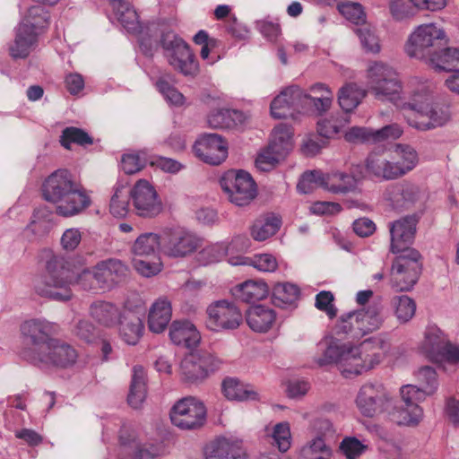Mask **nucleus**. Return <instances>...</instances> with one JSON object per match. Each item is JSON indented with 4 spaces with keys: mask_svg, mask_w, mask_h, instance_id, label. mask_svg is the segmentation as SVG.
Returning <instances> with one entry per match:
<instances>
[{
    "mask_svg": "<svg viewBox=\"0 0 459 459\" xmlns=\"http://www.w3.org/2000/svg\"><path fill=\"white\" fill-rule=\"evenodd\" d=\"M43 198L56 204V212L62 217L82 213L91 205V198L66 169L50 174L42 185Z\"/></svg>",
    "mask_w": 459,
    "mask_h": 459,
    "instance_id": "obj_1",
    "label": "nucleus"
},
{
    "mask_svg": "<svg viewBox=\"0 0 459 459\" xmlns=\"http://www.w3.org/2000/svg\"><path fill=\"white\" fill-rule=\"evenodd\" d=\"M398 160H388L383 153L370 152L365 160L367 173L381 181L395 180L411 172L418 164V153L408 144L397 143Z\"/></svg>",
    "mask_w": 459,
    "mask_h": 459,
    "instance_id": "obj_2",
    "label": "nucleus"
},
{
    "mask_svg": "<svg viewBox=\"0 0 459 459\" xmlns=\"http://www.w3.org/2000/svg\"><path fill=\"white\" fill-rule=\"evenodd\" d=\"M448 43L449 39L442 28L427 23L418 26L410 35L405 51L409 56L423 61L433 69L439 67L437 60Z\"/></svg>",
    "mask_w": 459,
    "mask_h": 459,
    "instance_id": "obj_3",
    "label": "nucleus"
},
{
    "mask_svg": "<svg viewBox=\"0 0 459 459\" xmlns=\"http://www.w3.org/2000/svg\"><path fill=\"white\" fill-rule=\"evenodd\" d=\"M402 109L415 112V117L406 116L408 124L418 130L428 131L446 125L451 119L450 107L433 103L430 93L425 90L413 93L408 102H403Z\"/></svg>",
    "mask_w": 459,
    "mask_h": 459,
    "instance_id": "obj_4",
    "label": "nucleus"
},
{
    "mask_svg": "<svg viewBox=\"0 0 459 459\" xmlns=\"http://www.w3.org/2000/svg\"><path fill=\"white\" fill-rule=\"evenodd\" d=\"M46 269V273L35 281V291L55 300H69L72 298L70 284L73 277L64 258L53 256L47 262Z\"/></svg>",
    "mask_w": 459,
    "mask_h": 459,
    "instance_id": "obj_5",
    "label": "nucleus"
},
{
    "mask_svg": "<svg viewBox=\"0 0 459 459\" xmlns=\"http://www.w3.org/2000/svg\"><path fill=\"white\" fill-rule=\"evenodd\" d=\"M49 14L41 5L31 6L16 29L15 39L9 47L14 59L26 58L37 42L38 34L48 25Z\"/></svg>",
    "mask_w": 459,
    "mask_h": 459,
    "instance_id": "obj_6",
    "label": "nucleus"
},
{
    "mask_svg": "<svg viewBox=\"0 0 459 459\" xmlns=\"http://www.w3.org/2000/svg\"><path fill=\"white\" fill-rule=\"evenodd\" d=\"M368 91L379 100H389L402 108V83L397 73L389 65L375 63L368 70Z\"/></svg>",
    "mask_w": 459,
    "mask_h": 459,
    "instance_id": "obj_7",
    "label": "nucleus"
},
{
    "mask_svg": "<svg viewBox=\"0 0 459 459\" xmlns=\"http://www.w3.org/2000/svg\"><path fill=\"white\" fill-rule=\"evenodd\" d=\"M397 254L391 268V286L396 291H409L421 274L422 256L415 248H403Z\"/></svg>",
    "mask_w": 459,
    "mask_h": 459,
    "instance_id": "obj_8",
    "label": "nucleus"
},
{
    "mask_svg": "<svg viewBox=\"0 0 459 459\" xmlns=\"http://www.w3.org/2000/svg\"><path fill=\"white\" fill-rule=\"evenodd\" d=\"M220 185L229 201L236 206L249 205L257 196V186L252 176L243 169L228 170Z\"/></svg>",
    "mask_w": 459,
    "mask_h": 459,
    "instance_id": "obj_9",
    "label": "nucleus"
},
{
    "mask_svg": "<svg viewBox=\"0 0 459 459\" xmlns=\"http://www.w3.org/2000/svg\"><path fill=\"white\" fill-rule=\"evenodd\" d=\"M160 46L169 64L184 75H195L198 65L188 44L172 30L163 31Z\"/></svg>",
    "mask_w": 459,
    "mask_h": 459,
    "instance_id": "obj_10",
    "label": "nucleus"
},
{
    "mask_svg": "<svg viewBox=\"0 0 459 459\" xmlns=\"http://www.w3.org/2000/svg\"><path fill=\"white\" fill-rule=\"evenodd\" d=\"M358 349H352V346L331 342L318 363L320 365L336 363L345 377L357 376L373 368L372 359L367 363V359H362L361 357H358Z\"/></svg>",
    "mask_w": 459,
    "mask_h": 459,
    "instance_id": "obj_11",
    "label": "nucleus"
},
{
    "mask_svg": "<svg viewBox=\"0 0 459 459\" xmlns=\"http://www.w3.org/2000/svg\"><path fill=\"white\" fill-rule=\"evenodd\" d=\"M221 365V360L207 351L192 352L181 361V380L187 385H200Z\"/></svg>",
    "mask_w": 459,
    "mask_h": 459,
    "instance_id": "obj_12",
    "label": "nucleus"
},
{
    "mask_svg": "<svg viewBox=\"0 0 459 459\" xmlns=\"http://www.w3.org/2000/svg\"><path fill=\"white\" fill-rule=\"evenodd\" d=\"M76 350L69 343L54 338L46 348L29 358V362L39 368H66L73 366L77 359Z\"/></svg>",
    "mask_w": 459,
    "mask_h": 459,
    "instance_id": "obj_13",
    "label": "nucleus"
},
{
    "mask_svg": "<svg viewBox=\"0 0 459 459\" xmlns=\"http://www.w3.org/2000/svg\"><path fill=\"white\" fill-rule=\"evenodd\" d=\"M21 333L24 340L31 345L24 348L21 353L22 359L29 362L31 355L40 353L54 339L56 325L44 319H30L22 324Z\"/></svg>",
    "mask_w": 459,
    "mask_h": 459,
    "instance_id": "obj_14",
    "label": "nucleus"
},
{
    "mask_svg": "<svg viewBox=\"0 0 459 459\" xmlns=\"http://www.w3.org/2000/svg\"><path fill=\"white\" fill-rule=\"evenodd\" d=\"M206 316L207 329L216 333L235 330L243 321L240 310L226 299L210 304L206 308Z\"/></svg>",
    "mask_w": 459,
    "mask_h": 459,
    "instance_id": "obj_15",
    "label": "nucleus"
},
{
    "mask_svg": "<svg viewBox=\"0 0 459 459\" xmlns=\"http://www.w3.org/2000/svg\"><path fill=\"white\" fill-rule=\"evenodd\" d=\"M400 393L402 404L394 408V420L399 425L418 424L423 416V411L418 403L424 401L427 395L414 385H403Z\"/></svg>",
    "mask_w": 459,
    "mask_h": 459,
    "instance_id": "obj_16",
    "label": "nucleus"
},
{
    "mask_svg": "<svg viewBox=\"0 0 459 459\" xmlns=\"http://www.w3.org/2000/svg\"><path fill=\"white\" fill-rule=\"evenodd\" d=\"M171 422L181 429H195L202 427L206 418L204 404L189 396L178 401L170 411Z\"/></svg>",
    "mask_w": 459,
    "mask_h": 459,
    "instance_id": "obj_17",
    "label": "nucleus"
},
{
    "mask_svg": "<svg viewBox=\"0 0 459 459\" xmlns=\"http://www.w3.org/2000/svg\"><path fill=\"white\" fill-rule=\"evenodd\" d=\"M200 246V238L184 229H168L161 233V252L169 257H185Z\"/></svg>",
    "mask_w": 459,
    "mask_h": 459,
    "instance_id": "obj_18",
    "label": "nucleus"
},
{
    "mask_svg": "<svg viewBox=\"0 0 459 459\" xmlns=\"http://www.w3.org/2000/svg\"><path fill=\"white\" fill-rule=\"evenodd\" d=\"M129 191L133 208L137 216L153 218L161 212V200L147 180H138Z\"/></svg>",
    "mask_w": 459,
    "mask_h": 459,
    "instance_id": "obj_19",
    "label": "nucleus"
},
{
    "mask_svg": "<svg viewBox=\"0 0 459 459\" xmlns=\"http://www.w3.org/2000/svg\"><path fill=\"white\" fill-rule=\"evenodd\" d=\"M390 396L381 384H365L357 395L356 403L359 411L366 417H373L388 409Z\"/></svg>",
    "mask_w": 459,
    "mask_h": 459,
    "instance_id": "obj_20",
    "label": "nucleus"
},
{
    "mask_svg": "<svg viewBox=\"0 0 459 459\" xmlns=\"http://www.w3.org/2000/svg\"><path fill=\"white\" fill-rule=\"evenodd\" d=\"M194 152L204 162L216 166L228 157V144L218 134H204L195 141Z\"/></svg>",
    "mask_w": 459,
    "mask_h": 459,
    "instance_id": "obj_21",
    "label": "nucleus"
},
{
    "mask_svg": "<svg viewBox=\"0 0 459 459\" xmlns=\"http://www.w3.org/2000/svg\"><path fill=\"white\" fill-rule=\"evenodd\" d=\"M95 282L100 290H109L124 281L128 267L118 259L109 258L99 262L95 266Z\"/></svg>",
    "mask_w": 459,
    "mask_h": 459,
    "instance_id": "obj_22",
    "label": "nucleus"
},
{
    "mask_svg": "<svg viewBox=\"0 0 459 459\" xmlns=\"http://www.w3.org/2000/svg\"><path fill=\"white\" fill-rule=\"evenodd\" d=\"M418 217L405 216L390 223L391 252L398 253L403 248H411L415 238Z\"/></svg>",
    "mask_w": 459,
    "mask_h": 459,
    "instance_id": "obj_23",
    "label": "nucleus"
},
{
    "mask_svg": "<svg viewBox=\"0 0 459 459\" xmlns=\"http://www.w3.org/2000/svg\"><path fill=\"white\" fill-rule=\"evenodd\" d=\"M420 194V191L418 186L403 182L386 188L385 196L394 209H406L412 206L419 200Z\"/></svg>",
    "mask_w": 459,
    "mask_h": 459,
    "instance_id": "obj_24",
    "label": "nucleus"
},
{
    "mask_svg": "<svg viewBox=\"0 0 459 459\" xmlns=\"http://www.w3.org/2000/svg\"><path fill=\"white\" fill-rule=\"evenodd\" d=\"M221 393L230 401L249 402L260 400L259 394L252 385L233 377H227L222 380Z\"/></svg>",
    "mask_w": 459,
    "mask_h": 459,
    "instance_id": "obj_25",
    "label": "nucleus"
},
{
    "mask_svg": "<svg viewBox=\"0 0 459 459\" xmlns=\"http://www.w3.org/2000/svg\"><path fill=\"white\" fill-rule=\"evenodd\" d=\"M205 459H248L241 442L221 437L207 447Z\"/></svg>",
    "mask_w": 459,
    "mask_h": 459,
    "instance_id": "obj_26",
    "label": "nucleus"
},
{
    "mask_svg": "<svg viewBox=\"0 0 459 459\" xmlns=\"http://www.w3.org/2000/svg\"><path fill=\"white\" fill-rule=\"evenodd\" d=\"M170 340L176 345L187 349L197 346L201 340L199 332L189 321H175L169 328Z\"/></svg>",
    "mask_w": 459,
    "mask_h": 459,
    "instance_id": "obj_27",
    "label": "nucleus"
},
{
    "mask_svg": "<svg viewBox=\"0 0 459 459\" xmlns=\"http://www.w3.org/2000/svg\"><path fill=\"white\" fill-rule=\"evenodd\" d=\"M117 324L122 340L129 345H135L142 337L144 328L140 316L133 311L125 310Z\"/></svg>",
    "mask_w": 459,
    "mask_h": 459,
    "instance_id": "obj_28",
    "label": "nucleus"
},
{
    "mask_svg": "<svg viewBox=\"0 0 459 459\" xmlns=\"http://www.w3.org/2000/svg\"><path fill=\"white\" fill-rule=\"evenodd\" d=\"M275 319L274 310L263 305L250 307L247 311V323L253 331L257 333L268 332Z\"/></svg>",
    "mask_w": 459,
    "mask_h": 459,
    "instance_id": "obj_29",
    "label": "nucleus"
},
{
    "mask_svg": "<svg viewBox=\"0 0 459 459\" xmlns=\"http://www.w3.org/2000/svg\"><path fill=\"white\" fill-rule=\"evenodd\" d=\"M446 341V336L437 326L429 325L425 330L420 349L430 360L438 362Z\"/></svg>",
    "mask_w": 459,
    "mask_h": 459,
    "instance_id": "obj_30",
    "label": "nucleus"
},
{
    "mask_svg": "<svg viewBox=\"0 0 459 459\" xmlns=\"http://www.w3.org/2000/svg\"><path fill=\"white\" fill-rule=\"evenodd\" d=\"M172 315L170 302L167 298L158 299L150 308L148 324L153 333H161L168 326Z\"/></svg>",
    "mask_w": 459,
    "mask_h": 459,
    "instance_id": "obj_31",
    "label": "nucleus"
},
{
    "mask_svg": "<svg viewBox=\"0 0 459 459\" xmlns=\"http://www.w3.org/2000/svg\"><path fill=\"white\" fill-rule=\"evenodd\" d=\"M89 312L96 322L106 327L117 325L123 314L113 303L101 300L93 302L90 306Z\"/></svg>",
    "mask_w": 459,
    "mask_h": 459,
    "instance_id": "obj_32",
    "label": "nucleus"
},
{
    "mask_svg": "<svg viewBox=\"0 0 459 459\" xmlns=\"http://www.w3.org/2000/svg\"><path fill=\"white\" fill-rule=\"evenodd\" d=\"M269 292L268 286L264 281H247L237 285L232 290L233 296L246 303H255L264 299Z\"/></svg>",
    "mask_w": 459,
    "mask_h": 459,
    "instance_id": "obj_33",
    "label": "nucleus"
},
{
    "mask_svg": "<svg viewBox=\"0 0 459 459\" xmlns=\"http://www.w3.org/2000/svg\"><path fill=\"white\" fill-rule=\"evenodd\" d=\"M146 372L140 365L133 368L130 390L127 396L129 405L134 409L141 407L146 398Z\"/></svg>",
    "mask_w": 459,
    "mask_h": 459,
    "instance_id": "obj_34",
    "label": "nucleus"
},
{
    "mask_svg": "<svg viewBox=\"0 0 459 459\" xmlns=\"http://www.w3.org/2000/svg\"><path fill=\"white\" fill-rule=\"evenodd\" d=\"M300 295L299 288L292 283L279 282L272 290V302L281 308L295 307Z\"/></svg>",
    "mask_w": 459,
    "mask_h": 459,
    "instance_id": "obj_35",
    "label": "nucleus"
},
{
    "mask_svg": "<svg viewBox=\"0 0 459 459\" xmlns=\"http://www.w3.org/2000/svg\"><path fill=\"white\" fill-rule=\"evenodd\" d=\"M357 179L351 174L332 172L325 175V189L333 194L345 195L357 190Z\"/></svg>",
    "mask_w": 459,
    "mask_h": 459,
    "instance_id": "obj_36",
    "label": "nucleus"
},
{
    "mask_svg": "<svg viewBox=\"0 0 459 459\" xmlns=\"http://www.w3.org/2000/svg\"><path fill=\"white\" fill-rule=\"evenodd\" d=\"M334 329L337 335H342L348 340L359 341L364 337L356 310L341 315Z\"/></svg>",
    "mask_w": 459,
    "mask_h": 459,
    "instance_id": "obj_37",
    "label": "nucleus"
},
{
    "mask_svg": "<svg viewBox=\"0 0 459 459\" xmlns=\"http://www.w3.org/2000/svg\"><path fill=\"white\" fill-rule=\"evenodd\" d=\"M115 14L122 26L130 33H138L141 30L138 14L128 3L122 0L111 2Z\"/></svg>",
    "mask_w": 459,
    "mask_h": 459,
    "instance_id": "obj_38",
    "label": "nucleus"
},
{
    "mask_svg": "<svg viewBox=\"0 0 459 459\" xmlns=\"http://www.w3.org/2000/svg\"><path fill=\"white\" fill-rule=\"evenodd\" d=\"M356 311L363 336L377 331L385 322L382 308L378 305H370L365 309H357Z\"/></svg>",
    "mask_w": 459,
    "mask_h": 459,
    "instance_id": "obj_39",
    "label": "nucleus"
},
{
    "mask_svg": "<svg viewBox=\"0 0 459 459\" xmlns=\"http://www.w3.org/2000/svg\"><path fill=\"white\" fill-rule=\"evenodd\" d=\"M388 347V342L385 334H378L365 339L358 347L352 346V349H358V357L362 359H367V363L370 359H373V367L380 361L379 354L376 351L385 350Z\"/></svg>",
    "mask_w": 459,
    "mask_h": 459,
    "instance_id": "obj_40",
    "label": "nucleus"
},
{
    "mask_svg": "<svg viewBox=\"0 0 459 459\" xmlns=\"http://www.w3.org/2000/svg\"><path fill=\"white\" fill-rule=\"evenodd\" d=\"M158 250L161 251V234L152 232L141 234L134 241L132 251L137 256L156 257Z\"/></svg>",
    "mask_w": 459,
    "mask_h": 459,
    "instance_id": "obj_41",
    "label": "nucleus"
},
{
    "mask_svg": "<svg viewBox=\"0 0 459 459\" xmlns=\"http://www.w3.org/2000/svg\"><path fill=\"white\" fill-rule=\"evenodd\" d=\"M292 128L286 124H280L274 127L271 148L280 155L286 156L292 149Z\"/></svg>",
    "mask_w": 459,
    "mask_h": 459,
    "instance_id": "obj_42",
    "label": "nucleus"
},
{
    "mask_svg": "<svg viewBox=\"0 0 459 459\" xmlns=\"http://www.w3.org/2000/svg\"><path fill=\"white\" fill-rule=\"evenodd\" d=\"M366 96V91L355 83H349L340 89L338 102L345 112L352 111Z\"/></svg>",
    "mask_w": 459,
    "mask_h": 459,
    "instance_id": "obj_43",
    "label": "nucleus"
},
{
    "mask_svg": "<svg viewBox=\"0 0 459 459\" xmlns=\"http://www.w3.org/2000/svg\"><path fill=\"white\" fill-rule=\"evenodd\" d=\"M281 227V220L274 215H268L255 221L251 235L257 241H264L273 236Z\"/></svg>",
    "mask_w": 459,
    "mask_h": 459,
    "instance_id": "obj_44",
    "label": "nucleus"
},
{
    "mask_svg": "<svg viewBox=\"0 0 459 459\" xmlns=\"http://www.w3.org/2000/svg\"><path fill=\"white\" fill-rule=\"evenodd\" d=\"M52 225V212L47 206L36 208L27 229L35 235L47 233Z\"/></svg>",
    "mask_w": 459,
    "mask_h": 459,
    "instance_id": "obj_45",
    "label": "nucleus"
},
{
    "mask_svg": "<svg viewBox=\"0 0 459 459\" xmlns=\"http://www.w3.org/2000/svg\"><path fill=\"white\" fill-rule=\"evenodd\" d=\"M130 191L125 186H117L110 199L109 211L118 218L125 217L128 212Z\"/></svg>",
    "mask_w": 459,
    "mask_h": 459,
    "instance_id": "obj_46",
    "label": "nucleus"
},
{
    "mask_svg": "<svg viewBox=\"0 0 459 459\" xmlns=\"http://www.w3.org/2000/svg\"><path fill=\"white\" fill-rule=\"evenodd\" d=\"M60 143L67 150L71 149V143H76L81 146H87L93 143L92 137L84 130L69 126L62 131Z\"/></svg>",
    "mask_w": 459,
    "mask_h": 459,
    "instance_id": "obj_47",
    "label": "nucleus"
},
{
    "mask_svg": "<svg viewBox=\"0 0 459 459\" xmlns=\"http://www.w3.org/2000/svg\"><path fill=\"white\" fill-rule=\"evenodd\" d=\"M242 114L235 109L221 108L212 111L208 116V124L212 128H228L240 120Z\"/></svg>",
    "mask_w": 459,
    "mask_h": 459,
    "instance_id": "obj_48",
    "label": "nucleus"
},
{
    "mask_svg": "<svg viewBox=\"0 0 459 459\" xmlns=\"http://www.w3.org/2000/svg\"><path fill=\"white\" fill-rule=\"evenodd\" d=\"M388 10L392 19L396 22H407L418 13L411 2L404 0H391Z\"/></svg>",
    "mask_w": 459,
    "mask_h": 459,
    "instance_id": "obj_49",
    "label": "nucleus"
},
{
    "mask_svg": "<svg viewBox=\"0 0 459 459\" xmlns=\"http://www.w3.org/2000/svg\"><path fill=\"white\" fill-rule=\"evenodd\" d=\"M392 303L395 308V316L400 323H407L414 316L416 303L411 298L406 295L395 296L393 298Z\"/></svg>",
    "mask_w": 459,
    "mask_h": 459,
    "instance_id": "obj_50",
    "label": "nucleus"
},
{
    "mask_svg": "<svg viewBox=\"0 0 459 459\" xmlns=\"http://www.w3.org/2000/svg\"><path fill=\"white\" fill-rule=\"evenodd\" d=\"M318 186L325 189V175L319 170H309L302 174L297 189L301 194H309Z\"/></svg>",
    "mask_w": 459,
    "mask_h": 459,
    "instance_id": "obj_51",
    "label": "nucleus"
},
{
    "mask_svg": "<svg viewBox=\"0 0 459 459\" xmlns=\"http://www.w3.org/2000/svg\"><path fill=\"white\" fill-rule=\"evenodd\" d=\"M416 377L420 384V389L425 395H432L438 387V380L436 370L429 366L421 367L416 373Z\"/></svg>",
    "mask_w": 459,
    "mask_h": 459,
    "instance_id": "obj_52",
    "label": "nucleus"
},
{
    "mask_svg": "<svg viewBox=\"0 0 459 459\" xmlns=\"http://www.w3.org/2000/svg\"><path fill=\"white\" fill-rule=\"evenodd\" d=\"M286 91L283 90L271 103V115L276 119L293 118L295 112L290 106Z\"/></svg>",
    "mask_w": 459,
    "mask_h": 459,
    "instance_id": "obj_53",
    "label": "nucleus"
},
{
    "mask_svg": "<svg viewBox=\"0 0 459 459\" xmlns=\"http://www.w3.org/2000/svg\"><path fill=\"white\" fill-rule=\"evenodd\" d=\"M367 449L368 446L355 437H345L339 445V451L346 459H357Z\"/></svg>",
    "mask_w": 459,
    "mask_h": 459,
    "instance_id": "obj_54",
    "label": "nucleus"
},
{
    "mask_svg": "<svg viewBox=\"0 0 459 459\" xmlns=\"http://www.w3.org/2000/svg\"><path fill=\"white\" fill-rule=\"evenodd\" d=\"M288 94L289 101L295 114L302 111H307V103L309 102V94L305 92L297 85H292L285 89Z\"/></svg>",
    "mask_w": 459,
    "mask_h": 459,
    "instance_id": "obj_55",
    "label": "nucleus"
},
{
    "mask_svg": "<svg viewBox=\"0 0 459 459\" xmlns=\"http://www.w3.org/2000/svg\"><path fill=\"white\" fill-rule=\"evenodd\" d=\"M73 333L79 340L91 343L93 342L99 336V332L96 326L86 319L78 320L74 327Z\"/></svg>",
    "mask_w": 459,
    "mask_h": 459,
    "instance_id": "obj_56",
    "label": "nucleus"
},
{
    "mask_svg": "<svg viewBox=\"0 0 459 459\" xmlns=\"http://www.w3.org/2000/svg\"><path fill=\"white\" fill-rule=\"evenodd\" d=\"M334 296L329 290H322L316 295L315 307L325 312L330 319L337 316L338 309L333 304Z\"/></svg>",
    "mask_w": 459,
    "mask_h": 459,
    "instance_id": "obj_57",
    "label": "nucleus"
},
{
    "mask_svg": "<svg viewBox=\"0 0 459 459\" xmlns=\"http://www.w3.org/2000/svg\"><path fill=\"white\" fill-rule=\"evenodd\" d=\"M269 144L268 147L262 152L255 159V167L261 171H269L273 169L284 155H280L274 152Z\"/></svg>",
    "mask_w": 459,
    "mask_h": 459,
    "instance_id": "obj_58",
    "label": "nucleus"
},
{
    "mask_svg": "<svg viewBox=\"0 0 459 459\" xmlns=\"http://www.w3.org/2000/svg\"><path fill=\"white\" fill-rule=\"evenodd\" d=\"M156 87L165 100L171 105L182 106L184 104V95L175 87L171 86L164 78L158 79Z\"/></svg>",
    "mask_w": 459,
    "mask_h": 459,
    "instance_id": "obj_59",
    "label": "nucleus"
},
{
    "mask_svg": "<svg viewBox=\"0 0 459 459\" xmlns=\"http://www.w3.org/2000/svg\"><path fill=\"white\" fill-rule=\"evenodd\" d=\"M273 438L281 452H286L290 446V429L288 422H280L273 428Z\"/></svg>",
    "mask_w": 459,
    "mask_h": 459,
    "instance_id": "obj_60",
    "label": "nucleus"
},
{
    "mask_svg": "<svg viewBox=\"0 0 459 459\" xmlns=\"http://www.w3.org/2000/svg\"><path fill=\"white\" fill-rule=\"evenodd\" d=\"M437 61L439 63V67L433 68L436 72L452 71L453 64L459 62V48L444 46Z\"/></svg>",
    "mask_w": 459,
    "mask_h": 459,
    "instance_id": "obj_61",
    "label": "nucleus"
},
{
    "mask_svg": "<svg viewBox=\"0 0 459 459\" xmlns=\"http://www.w3.org/2000/svg\"><path fill=\"white\" fill-rule=\"evenodd\" d=\"M345 140L349 143H374L373 128L353 126L346 132Z\"/></svg>",
    "mask_w": 459,
    "mask_h": 459,
    "instance_id": "obj_62",
    "label": "nucleus"
},
{
    "mask_svg": "<svg viewBox=\"0 0 459 459\" xmlns=\"http://www.w3.org/2000/svg\"><path fill=\"white\" fill-rule=\"evenodd\" d=\"M338 8L340 13L353 23L358 24L365 20L363 7L358 3H342Z\"/></svg>",
    "mask_w": 459,
    "mask_h": 459,
    "instance_id": "obj_63",
    "label": "nucleus"
},
{
    "mask_svg": "<svg viewBox=\"0 0 459 459\" xmlns=\"http://www.w3.org/2000/svg\"><path fill=\"white\" fill-rule=\"evenodd\" d=\"M357 34L360 39L363 48L371 53H378L380 50L379 39L377 35L368 27H362L357 30Z\"/></svg>",
    "mask_w": 459,
    "mask_h": 459,
    "instance_id": "obj_64",
    "label": "nucleus"
}]
</instances>
